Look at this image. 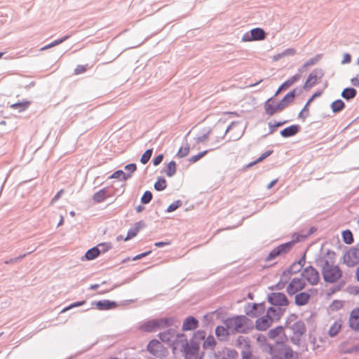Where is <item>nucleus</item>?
I'll use <instances>...</instances> for the list:
<instances>
[{
  "label": "nucleus",
  "instance_id": "nucleus-11",
  "mask_svg": "<svg viewBox=\"0 0 359 359\" xmlns=\"http://www.w3.org/2000/svg\"><path fill=\"white\" fill-rule=\"evenodd\" d=\"M302 276L312 285H317L320 280L318 271L311 266L306 267L302 273Z\"/></svg>",
  "mask_w": 359,
  "mask_h": 359
},
{
  "label": "nucleus",
  "instance_id": "nucleus-45",
  "mask_svg": "<svg viewBox=\"0 0 359 359\" xmlns=\"http://www.w3.org/2000/svg\"><path fill=\"white\" fill-rule=\"evenodd\" d=\"M272 153V151H267L266 152H264L257 160L255 161H252L251 163H250L248 165H247V168H250V167H252L255 165H256L257 163L262 161L263 160H264L266 158H267L269 156H270Z\"/></svg>",
  "mask_w": 359,
  "mask_h": 359
},
{
  "label": "nucleus",
  "instance_id": "nucleus-41",
  "mask_svg": "<svg viewBox=\"0 0 359 359\" xmlns=\"http://www.w3.org/2000/svg\"><path fill=\"white\" fill-rule=\"evenodd\" d=\"M130 177V175L126 174L122 170H117L111 175L110 178L117 179L121 177L122 180L126 181Z\"/></svg>",
  "mask_w": 359,
  "mask_h": 359
},
{
  "label": "nucleus",
  "instance_id": "nucleus-29",
  "mask_svg": "<svg viewBox=\"0 0 359 359\" xmlns=\"http://www.w3.org/2000/svg\"><path fill=\"white\" fill-rule=\"evenodd\" d=\"M299 126H295V125L290 126L283 129L280 132V134L283 137H291V136L296 135L299 132Z\"/></svg>",
  "mask_w": 359,
  "mask_h": 359
},
{
  "label": "nucleus",
  "instance_id": "nucleus-25",
  "mask_svg": "<svg viewBox=\"0 0 359 359\" xmlns=\"http://www.w3.org/2000/svg\"><path fill=\"white\" fill-rule=\"evenodd\" d=\"M295 97V90H293L288 93H287L285 97L278 102L280 105V108L284 109L286 108L290 103H292Z\"/></svg>",
  "mask_w": 359,
  "mask_h": 359
},
{
  "label": "nucleus",
  "instance_id": "nucleus-12",
  "mask_svg": "<svg viewBox=\"0 0 359 359\" xmlns=\"http://www.w3.org/2000/svg\"><path fill=\"white\" fill-rule=\"evenodd\" d=\"M305 286L306 283L304 279L294 278L287 285L286 290L290 295H292L303 290Z\"/></svg>",
  "mask_w": 359,
  "mask_h": 359
},
{
  "label": "nucleus",
  "instance_id": "nucleus-20",
  "mask_svg": "<svg viewBox=\"0 0 359 359\" xmlns=\"http://www.w3.org/2000/svg\"><path fill=\"white\" fill-rule=\"evenodd\" d=\"M198 320L196 318L193 316H188L187 318H185L183 323L182 330H194L198 327Z\"/></svg>",
  "mask_w": 359,
  "mask_h": 359
},
{
  "label": "nucleus",
  "instance_id": "nucleus-57",
  "mask_svg": "<svg viewBox=\"0 0 359 359\" xmlns=\"http://www.w3.org/2000/svg\"><path fill=\"white\" fill-rule=\"evenodd\" d=\"M285 123V121H283V122H277L274 124H272L271 123H269V126L271 129V131L273 132L274 131V130L278 128V127H280L282 125H283L284 123Z\"/></svg>",
  "mask_w": 359,
  "mask_h": 359
},
{
  "label": "nucleus",
  "instance_id": "nucleus-3",
  "mask_svg": "<svg viewBox=\"0 0 359 359\" xmlns=\"http://www.w3.org/2000/svg\"><path fill=\"white\" fill-rule=\"evenodd\" d=\"M270 359H297L294 357V352L290 346L286 344L285 341H275L273 344H268Z\"/></svg>",
  "mask_w": 359,
  "mask_h": 359
},
{
  "label": "nucleus",
  "instance_id": "nucleus-43",
  "mask_svg": "<svg viewBox=\"0 0 359 359\" xmlns=\"http://www.w3.org/2000/svg\"><path fill=\"white\" fill-rule=\"evenodd\" d=\"M341 329V325L337 322H335L333 325H331L329 330V335L331 337H334L337 335Z\"/></svg>",
  "mask_w": 359,
  "mask_h": 359
},
{
  "label": "nucleus",
  "instance_id": "nucleus-31",
  "mask_svg": "<svg viewBox=\"0 0 359 359\" xmlns=\"http://www.w3.org/2000/svg\"><path fill=\"white\" fill-rule=\"evenodd\" d=\"M96 305L100 310H108L116 307V303L109 300H103L97 302Z\"/></svg>",
  "mask_w": 359,
  "mask_h": 359
},
{
  "label": "nucleus",
  "instance_id": "nucleus-13",
  "mask_svg": "<svg viewBox=\"0 0 359 359\" xmlns=\"http://www.w3.org/2000/svg\"><path fill=\"white\" fill-rule=\"evenodd\" d=\"M266 37L265 32L261 28L252 29L250 33H246L243 36V41H261L264 40Z\"/></svg>",
  "mask_w": 359,
  "mask_h": 359
},
{
  "label": "nucleus",
  "instance_id": "nucleus-56",
  "mask_svg": "<svg viewBox=\"0 0 359 359\" xmlns=\"http://www.w3.org/2000/svg\"><path fill=\"white\" fill-rule=\"evenodd\" d=\"M296 50L294 48H287L286 50H285L283 53L285 57L286 56H291V55H294L296 54Z\"/></svg>",
  "mask_w": 359,
  "mask_h": 359
},
{
  "label": "nucleus",
  "instance_id": "nucleus-19",
  "mask_svg": "<svg viewBox=\"0 0 359 359\" xmlns=\"http://www.w3.org/2000/svg\"><path fill=\"white\" fill-rule=\"evenodd\" d=\"M348 323L353 330L359 331V308H355L351 311Z\"/></svg>",
  "mask_w": 359,
  "mask_h": 359
},
{
  "label": "nucleus",
  "instance_id": "nucleus-40",
  "mask_svg": "<svg viewBox=\"0 0 359 359\" xmlns=\"http://www.w3.org/2000/svg\"><path fill=\"white\" fill-rule=\"evenodd\" d=\"M343 240L345 243L350 245L353 242V237L350 230H346L342 232Z\"/></svg>",
  "mask_w": 359,
  "mask_h": 359
},
{
  "label": "nucleus",
  "instance_id": "nucleus-23",
  "mask_svg": "<svg viewBox=\"0 0 359 359\" xmlns=\"http://www.w3.org/2000/svg\"><path fill=\"white\" fill-rule=\"evenodd\" d=\"M321 78V75L316 72H312L309 76H308L305 84H304V88H309L314 86L316 83H317L319 81V79Z\"/></svg>",
  "mask_w": 359,
  "mask_h": 359
},
{
  "label": "nucleus",
  "instance_id": "nucleus-32",
  "mask_svg": "<svg viewBox=\"0 0 359 359\" xmlns=\"http://www.w3.org/2000/svg\"><path fill=\"white\" fill-rule=\"evenodd\" d=\"M140 228H141L140 224L137 223L134 225V226H133L128 231V234L126 237L123 238L122 236H120V237L121 238V239H123L124 241H128L129 239H131V238H134L137 234Z\"/></svg>",
  "mask_w": 359,
  "mask_h": 359
},
{
  "label": "nucleus",
  "instance_id": "nucleus-24",
  "mask_svg": "<svg viewBox=\"0 0 359 359\" xmlns=\"http://www.w3.org/2000/svg\"><path fill=\"white\" fill-rule=\"evenodd\" d=\"M310 299V294L305 292H302L296 294L294 298V303L297 306L306 305Z\"/></svg>",
  "mask_w": 359,
  "mask_h": 359
},
{
  "label": "nucleus",
  "instance_id": "nucleus-6",
  "mask_svg": "<svg viewBox=\"0 0 359 359\" xmlns=\"http://www.w3.org/2000/svg\"><path fill=\"white\" fill-rule=\"evenodd\" d=\"M175 322L173 318H163L158 319H152L142 323L139 329L145 332H152L157 329L165 328L171 326Z\"/></svg>",
  "mask_w": 359,
  "mask_h": 359
},
{
  "label": "nucleus",
  "instance_id": "nucleus-47",
  "mask_svg": "<svg viewBox=\"0 0 359 359\" xmlns=\"http://www.w3.org/2000/svg\"><path fill=\"white\" fill-rule=\"evenodd\" d=\"M189 152V146L188 144L184 147H181L177 151V156L179 158H183L186 156Z\"/></svg>",
  "mask_w": 359,
  "mask_h": 359
},
{
  "label": "nucleus",
  "instance_id": "nucleus-2",
  "mask_svg": "<svg viewBox=\"0 0 359 359\" xmlns=\"http://www.w3.org/2000/svg\"><path fill=\"white\" fill-rule=\"evenodd\" d=\"M231 334L236 333L247 334L254 327L253 322L244 315L229 317L224 321Z\"/></svg>",
  "mask_w": 359,
  "mask_h": 359
},
{
  "label": "nucleus",
  "instance_id": "nucleus-55",
  "mask_svg": "<svg viewBox=\"0 0 359 359\" xmlns=\"http://www.w3.org/2000/svg\"><path fill=\"white\" fill-rule=\"evenodd\" d=\"M227 357L229 359H236L238 356V353L235 350L228 349L226 353Z\"/></svg>",
  "mask_w": 359,
  "mask_h": 359
},
{
  "label": "nucleus",
  "instance_id": "nucleus-9",
  "mask_svg": "<svg viewBox=\"0 0 359 359\" xmlns=\"http://www.w3.org/2000/svg\"><path fill=\"white\" fill-rule=\"evenodd\" d=\"M267 299L273 306L282 307L287 306L289 304L286 295L283 292H271L268 294Z\"/></svg>",
  "mask_w": 359,
  "mask_h": 359
},
{
  "label": "nucleus",
  "instance_id": "nucleus-49",
  "mask_svg": "<svg viewBox=\"0 0 359 359\" xmlns=\"http://www.w3.org/2000/svg\"><path fill=\"white\" fill-rule=\"evenodd\" d=\"M151 199L152 194L150 191H147L144 193L141 201L142 203L147 204L149 203L151 201Z\"/></svg>",
  "mask_w": 359,
  "mask_h": 359
},
{
  "label": "nucleus",
  "instance_id": "nucleus-48",
  "mask_svg": "<svg viewBox=\"0 0 359 359\" xmlns=\"http://www.w3.org/2000/svg\"><path fill=\"white\" fill-rule=\"evenodd\" d=\"M32 252H29L27 253H24V254H21L19 256L16 257H14V258H11L8 260H6L4 262L5 264H13V263H16L19 261H20L22 258H24L27 255H29L30 253H32Z\"/></svg>",
  "mask_w": 359,
  "mask_h": 359
},
{
  "label": "nucleus",
  "instance_id": "nucleus-27",
  "mask_svg": "<svg viewBox=\"0 0 359 359\" xmlns=\"http://www.w3.org/2000/svg\"><path fill=\"white\" fill-rule=\"evenodd\" d=\"M290 248H274L271 252L268 255V256L265 258V262H270L273 261L278 256L281 255L282 253H285L287 252V250Z\"/></svg>",
  "mask_w": 359,
  "mask_h": 359
},
{
  "label": "nucleus",
  "instance_id": "nucleus-50",
  "mask_svg": "<svg viewBox=\"0 0 359 359\" xmlns=\"http://www.w3.org/2000/svg\"><path fill=\"white\" fill-rule=\"evenodd\" d=\"M85 304H86V300H83V301H80V302H76L72 303L70 305H69L68 306H67L65 309H63L62 312H65V311L69 310L70 309H72V308H74V307H77V306H82V305H83Z\"/></svg>",
  "mask_w": 359,
  "mask_h": 359
},
{
  "label": "nucleus",
  "instance_id": "nucleus-59",
  "mask_svg": "<svg viewBox=\"0 0 359 359\" xmlns=\"http://www.w3.org/2000/svg\"><path fill=\"white\" fill-rule=\"evenodd\" d=\"M163 158V156L162 154H159V155L156 156L153 160L154 165H158V164H160L162 162Z\"/></svg>",
  "mask_w": 359,
  "mask_h": 359
},
{
  "label": "nucleus",
  "instance_id": "nucleus-18",
  "mask_svg": "<svg viewBox=\"0 0 359 359\" xmlns=\"http://www.w3.org/2000/svg\"><path fill=\"white\" fill-rule=\"evenodd\" d=\"M266 310L264 303L253 304L251 309L246 311V314L251 318H257L263 314Z\"/></svg>",
  "mask_w": 359,
  "mask_h": 359
},
{
  "label": "nucleus",
  "instance_id": "nucleus-4",
  "mask_svg": "<svg viewBox=\"0 0 359 359\" xmlns=\"http://www.w3.org/2000/svg\"><path fill=\"white\" fill-rule=\"evenodd\" d=\"M297 316L290 314L286 320V326L290 327L292 331L290 339L294 344H299L301 337L306 333V327L305 323L301 320H296Z\"/></svg>",
  "mask_w": 359,
  "mask_h": 359
},
{
  "label": "nucleus",
  "instance_id": "nucleus-61",
  "mask_svg": "<svg viewBox=\"0 0 359 359\" xmlns=\"http://www.w3.org/2000/svg\"><path fill=\"white\" fill-rule=\"evenodd\" d=\"M64 193V190L63 189H61L56 194L55 196L53 198V199L51 200V202H50V204H53L55 201H57L62 196V194Z\"/></svg>",
  "mask_w": 359,
  "mask_h": 359
},
{
  "label": "nucleus",
  "instance_id": "nucleus-51",
  "mask_svg": "<svg viewBox=\"0 0 359 359\" xmlns=\"http://www.w3.org/2000/svg\"><path fill=\"white\" fill-rule=\"evenodd\" d=\"M344 285L345 282L344 280L339 282L337 285H334L330 288L331 293H334L336 292L340 291L344 287Z\"/></svg>",
  "mask_w": 359,
  "mask_h": 359
},
{
  "label": "nucleus",
  "instance_id": "nucleus-38",
  "mask_svg": "<svg viewBox=\"0 0 359 359\" xmlns=\"http://www.w3.org/2000/svg\"><path fill=\"white\" fill-rule=\"evenodd\" d=\"M30 104V102L25 101L18 103H15L11 105V107L14 109H18L20 111L25 110Z\"/></svg>",
  "mask_w": 359,
  "mask_h": 359
},
{
  "label": "nucleus",
  "instance_id": "nucleus-10",
  "mask_svg": "<svg viewBox=\"0 0 359 359\" xmlns=\"http://www.w3.org/2000/svg\"><path fill=\"white\" fill-rule=\"evenodd\" d=\"M344 262L348 266H354L359 263V248H349L343 256Z\"/></svg>",
  "mask_w": 359,
  "mask_h": 359
},
{
  "label": "nucleus",
  "instance_id": "nucleus-7",
  "mask_svg": "<svg viewBox=\"0 0 359 359\" xmlns=\"http://www.w3.org/2000/svg\"><path fill=\"white\" fill-rule=\"evenodd\" d=\"M236 346L241 349V359H259L252 355V347L248 337L238 336L236 340Z\"/></svg>",
  "mask_w": 359,
  "mask_h": 359
},
{
  "label": "nucleus",
  "instance_id": "nucleus-52",
  "mask_svg": "<svg viewBox=\"0 0 359 359\" xmlns=\"http://www.w3.org/2000/svg\"><path fill=\"white\" fill-rule=\"evenodd\" d=\"M208 151H204L203 152H201L198 154L197 155L193 156L189 158V161L191 163H195L198 161L199 159H201L202 157H203L206 154Z\"/></svg>",
  "mask_w": 359,
  "mask_h": 359
},
{
  "label": "nucleus",
  "instance_id": "nucleus-58",
  "mask_svg": "<svg viewBox=\"0 0 359 359\" xmlns=\"http://www.w3.org/2000/svg\"><path fill=\"white\" fill-rule=\"evenodd\" d=\"M151 252V250H149V251H147V252H142V253H140L139 255H135V257H133L132 258V260H137V259H140L148 255H149L150 253Z\"/></svg>",
  "mask_w": 359,
  "mask_h": 359
},
{
  "label": "nucleus",
  "instance_id": "nucleus-33",
  "mask_svg": "<svg viewBox=\"0 0 359 359\" xmlns=\"http://www.w3.org/2000/svg\"><path fill=\"white\" fill-rule=\"evenodd\" d=\"M177 170V164L174 161H170L165 166V172L168 177H172Z\"/></svg>",
  "mask_w": 359,
  "mask_h": 359
},
{
  "label": "nucleus",
  "instance_id": "nucleus-22",
  "mask_svg": "<svg viewBox=\"0 0 359 359\" xmlns=\"http://www.w3.org/2000/svg\"><path fill=\"white\" fill-rule=\"evenodd\" d=\"M109 196L110 195L109 194V189L107 187H104L95 192L92 198L94 203H100L104 202Z\"/></svg>",
  "mask_w": 359,
  "mask_h": 359
},
{
  "label": "nucleus",
  "instance_id": "nucleus-36",
  "mask_svg": "<svg viewBox=\"0 0 359 359\" xmlns=\"http://www.w3.org/2000/svg\"><path fill=\"white\" fill-rule=\"evenodd\" d=\"M283 327L278 326L269 330L268 335L271 339H275L278 337L283 332Z\"/></svg>",
  "mask_w": 359,
  "mask_h": 359
},
{
  "label": "nucleus",
  "instance_id": "nucleus-37",
  "mask_svg": "<svg viewBox=\"0 0 359 359\" xmlns=\"http://www.w3.org/2000/svg\"><path fill=\"white\" fill-rule=\"evenodd\" d=\"M300 79V76L299 74H296L287 81H285L282 84V88H284V89H287L289 87H290L292 85H293L295 82H297Z\"/></svg>",
  "mask_w": 359,
  "mask_h": 359
},
{
  "label": "nucleus",
  "instance_id": "nucleus-46",
  "mask_svg": "<svg viewBox=\"0 0 359 359\" xmlns=\"http://www.w3.org/2000/svg\"><path fill=\"white\" fill-rule=\"evenodd\" d=\"M153 149H147L142 156L140 158V161L143 164H146L150 159L151 155H152Z\"/></svg>",
  "mask_w": 359,
  "mask_h": 359
},
{
  "label": "nucleus",
  "instance_id": "nucleus-60",
  "mask_svg": "<svg viewBox=\"0 0 359 359\" xmlns=\"http://www.w3.org/2000/svg\"><path fill=\"white\" fill-rule=\"evenodd\" d=\"M125 169L126 170L129 171L130 172L133 173L136 170L137 166L135 163H130V164L127 165L125 167Z\"/></svg>",
  "mask_w": 359,
  "mask_h": 359
},
{
  "label": "nucleus",
  "instance_id": "nucleus-39",
  "mask_svg": "<svg viewBox=\"0 0 359 359\" xmlns=\"http://www.w3.org/2000/svg\"><path fill=\"white\" fill-rule=\"evenodd\" d=\"M332 109L334 112H339L344 107V102L341 100H337L332 103Z\"/></svg>",
  "mask_w": 359,
  "mask_h": 359
},
{
  "label": "nucleus",
  "instance_id": "nucleus-5",
  "mask_svg": "<svg viewBox=\"0 0 359 359\" xmlns=\"http://www.w3.org/2000/svg\"><path fill=\"white\" fill-rule=\"evenodd\" d=\"M177 337L184 339L182 347L186 359H203L204 353L200 351V345L193 341H188L184 334H177Z\"/></svg>",
  "mask_w": 359,
  "mask_h": 359
},
{
  "label": "nucleus",
  "instance_id": "nucleus-64",
  "mask_svg": "<svg viewBox=\"0 0 359 359\" xmlns=\"http://www.w3.org/2000/svg\"><path fill=\"white\" fill-rule=\"evenodd\" d=\"M284 55L283 53V52L281 53H278V54H276L275 55L273 56L272 59H273V61L274 62H276L279 60H280L281 58L284 57Z\"/></svg>",
  "mask_w": 359,
  "mask_h": 359
},
{
  "label": "nucleus",
  "instance_id": "nucleus-63",
  "mask_svg": "<svg viewBox=\"0 0 359 359\" xmlns=\"http://www.w3.org/2000/svg\"><path fill=\"white\" fill-rule=\"evenodd\" d=\"M351 57L350 54L346 53L344 55V58L342 60L343 64H348V63L351 62Z\"/></svg>",
  "mask_w": 359,
  "mask_h": 359
},
{
  "label": "nucleus",
  "instance_id": "nucleus-35",
  "mask_svg": "<svg viewBox=\"0 0 359 359\" xmlns=\"http://www.w3.org/2000/svg\"><path fill=\"white\" fill-rule=\"evenodd\" d=\"M355 95L356 90L352 88H345L341 93V96L346 100L353 98L355 96Z\"/></svg>",
  "mask_w": 359,
  "mask_h": 359
},
{
  "label": "nucleus",
  "instance_id": "nucleus-30",
  "mask_svg": "<svg viewBox=\"0 0 359 359\" xmlns=\"http://www.w3.org/2000/svg\"><path fill=\"white\" fill-rule=\"evenodd\" d=\"M206 337V332L204 330L196 331L189 341L196 343L198 345L201 344L202 341H204Z\"/></svg>",
  "mask_w": 359,
  "mask_h": 359
},
{
  "label": "nucleus",
  "instance_id": "nucleus-54",
  "mask_svg": "<svg viewBox=\"0 0 359 359\" xmlns=\"http://www.w3.org/2000/svg\"><path fill=\"white\" fill-rule=\"evenodd\" d=\"M87 69L86 66L85 65H78L74 69L75 74H80L84 73Z\"/></svg>",
  "mask_w": 359,
  "mask_h": 359
},
{
  "label": "nucleus",
  "instance_id": "nucleus-16",
  "mask_svg": "<svg viewBox=\"0 0 359 359\" xmlns=\"http://www.w3.org/2000/svg\"><path fill=\"white\" fill-rule=\"evenodd\" d=\"M273 323L270 316L266 313L265 316L258 318L255 322V327L258 330L264 331L267 330Z\"/></svg>",
  "mask_w": 359,
  "mask_h": 359
},
{
  "label": "nucleus",
  "instance_id": "nucleus-17",
  "mask_svg": "<svg viewBox=\"0 0 359 359\" xmlns=\"http://www.w3.org/2000/svg\"><path fill=\"white\" fill-rule=\"evenodd\" d=\"M305 264V255H304L299 260L294 262L288 269L283 273V276L286 275H292L297 273L301 271Z\"/></svg>",
  "mask_w": 359,
  "mask_h": 359
},
{
  "label": "nucleus",
  "instance_id": "nucleus-28",
  "mask_svg": "<svg viewBox=\"0 0 359 359\" xmlns=\"http://www.w3.org/2000/svg\"><path fill=\"white\" fill-rule=\"evenodd\" d=\"M175 330L172 328H170L168 330H166L163 332H160L158 334V337H159L160 339L162 341L167 342V343L170 342L171 341V339L175 337Z\"/></svg>",
  "mask_w": 359,
  "mask_h": 359
},
{
  "label": "nucleus",
  "instance_id": "nucleus-26",
  "mask_svg": "<svg viewBox=\"0 0 359 359\" xmlns=\"http://www.w3.org/2000/svg\"><path fill=\"white\" fill-rule=\"evenodd\" d=\"M230 334V330L226 325L225 327L219 325L215 328V334L219 340L226 339Z\"/></svg>",
  "mask_w": 359,
  "mask_h": 359
},
{
  "label": "nucleus",
  "instance_id": "nucleus-1",
  "mask_svg": "<svg viewBox=\"0 0 359 359\" xmlns=\"http://www.w3.org/2000/svg\"><path fill=\"white\" fill-rule=\"evenodd\" d=\"M317 264L320 267L323 278L325 282L329 283H337L343 275L341 269L338 265L323 257L317 260Z\"/></svg>",
  "mask_w": 359,
  "mask_h": 359
},
{
  "label": "nucleus",
  "instance_id": "nucleus-34",
  "mask_svg": "<svg viewBox=\"0 0 359 359\" xmlns=\"http://www.w3.org/2000/svg\"><path fill=\"white\" fill-rule=\"evenodd\" d=\"M100 254L99 248H89L86 252L84 257L86 260H92L96 258Z\"/></svg>",
  "mask_w": 359,
  "mask_h": 359
},
{
  "label": "nucleus",
  "instance_id": "nucleus-14",
  "mask_svg": "<svg viewBox=\"0 0 359 359\" xmlns=\"http://www.w3.org/2000/svg\"><path fill=\"white\" fill-rule=\"evenodd\" d=\"M265 112L269 116H273L277 112L283 111L279 103L276 104L273 98L268 99L264 104Z\"/></svg>",
  "mask_w": 359,
  "mask_h": 359
},
{
  "label": "nucleus",
  "instance_id": "nucleus-15",
  "mask_svg": "<svg viewBox=\"0 0 359 359\" xmlns=\"http://www.w3.org/2000/svg\"><path fill=\"white\" fill-rule=\"evenodd\" d=\"M285 311V308L273 306L267 309L266 313L270 316L273 322H277L283 316Z\"/></svg>",
  "mask_w": 359,
  "mask_h": 359
},
{
  "label": "nucleus",
  "instance_id": "nucleus-62",
  "mask_svg": "<svg viewBox=\"0 0 359 359\" xmlns=\"http://www.w3.org/2000/svg\"><path fill=\"white\" fill-rule=\"evenodd\" d=\"M179 207L178 203H173L170 204L167 209L168 212H172L175 210Z\"/></svg>",
  "mask_w": 359,
  "mask_h": 359
},
{
  "label": "nucleus",
  "instance_id": "nucleus-21",
  "mask_svg": "<svg viewBox=\"0 0 359 359\" xmlns=\"http://www.w3.org/2000/svg\"><path fill=\"white\" fill-rule=\"evenodd\" d=\"M339 350L344 354L357 353L359 351V344L351 345L348 341H344L340 345Z\"/></svg>",
  "mask_w": 359,
  "mask_h": 359
},
{
  "label": "nucleus",
  "instance_id": "nucleus-53",
  "mask_svg": "<svg viewBox=\"0 0 359 359\" xmlns=\"http://www.w3.org/2000/svg\"><path fill=\"white\" fill-rule=\"evenodd\" d=\"M67 38V36H65V38H63L62 39L56 40V41H53V43H50V44L43 47L41 48V50H46V49H48L49 48H51V47H53V46H55L56 45H58V44L61 43L62 42H63Z\"/></svg>",
  "mask_w": 359,
  "mask_h": 359
},
{
  "label": "nucleus",
  "instance_id": "nucleus-44",
  "mask_svg": "<svg viewBox=\"0 0 359 359\" xmlns=\"http://www.w3.org/2000/svg\"><path fill=\"white\" fill-rule=\"evenodd\" d=\"M154 188L157 191H163L166 188V181L163 178H159L154 184Z\"/></svg>",
  "mask_w": 359,
  "mask_h": 359
},
{
  "label": "nucleus",
  "instance_id": "nucleus-42",
  "mask_svg": "<svg viewBox=\"0 0 359 359\" xmlns=\"http://www.w3.org/2000/svg\"><path fill=\"white\" fill-rule=\"evenodd\" d=\"M203 348H210L211 349H213L215 346V341L212 336H208L206 339H204Z\"/></svg>",
  "mask_w": 359,
  "mask_h": 359
},
{
  "label": "nucleus",
  "instance_id": "nucleus-8",
  "mask_svg": "<svg viewBox=\"0 0 359 359\" xmlns=\"http://www.w3.org/2000/svg\"><path fill=\"white\" fill-rule=\"evenodd\" d=\"M147 350L151 354L160 358H164L168 355L167 348L156 339H152L149 342Z\"/></svg>",
  "mask_w": 359,
  "mask_h": 359
}]
</instances>
